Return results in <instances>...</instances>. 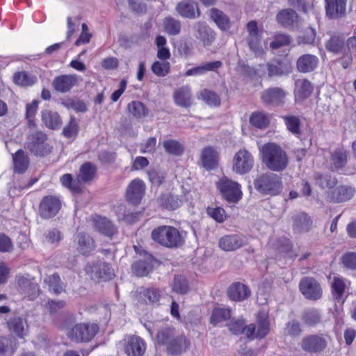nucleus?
Here are the masks:
<instances>
[{"mask_svg":"<svg viewBox=\"0 0 356 356\" xmlns=\"http://www.w3.org/2000/svg\"><path fill=\"white\" fill-rule=\"evenodd\" d=\"M97 176V168L92 162L83 163L79 168L78 179H75L70 173L62 175L60 181L63 186L69 189L74 194H80L83 192L82 183H91Z\"/></svg>","mask_w":356,"mask_h":356,"instance_id":"1","label":"nucleus"},{"mask_svg":"<svg viewBox=\"0 0 356 356\" xmlns=\"http://www.w3.org/2000/svg\"><path fill=\"white\" fill-rule=\"evenodd\" d=\"M262 163L273 172H282L289 165V159L286 152L275 143H265L260 149Z\"/></svg>","mask_w":356,"mask_h":356,"instance_id":"2","label":"nucleus"},{"mask_svg":"<svg viewBox=\"0 0 356 356\" xmlns=\"http://www.w3.org/2000/svg\"><path fill=\"white\" fill-rule=\"evenodd\" d=\"M151 238L155 243L170 249L179 248L185 243L182 233L170 225H160L154 228L151 232Z\"/></svg>","mask_w":356,"mask_h":356,"instance_id":"3","label":"nucleus"},{"mask_svg":"<svg viewBox=\"0 0 356 356\" xmlns=\"http://www.w3.org/2000/svg\"><path fill=\"white\" fill-rule=\"evenodd\" d=\"M253 184L255 190L264 195L277 196L283 188L282 177L273 172L258 175Z\"/></svg>","mask_w":356,"mask_h":356,"instance_id":"4","label":"nucleus"},{"mask_svg":"<svg viewBox=\"0 0 356 356\" xmlns=\"http://www.w3.org/2000/svg\"><path fill=\"white\" fill-rule=\"evenodd\" d=\"M24 147L32 154L38 157H45L51 154L54 149V147L48 142L47 134L40 130L28 136Z\"/></svg>","mask_w":356,"mask_h":356,"instance_id":"5","label":"nucleus"},{"mask_svg":"<svg viewBox=\"0 0 356 356\" xmlns=\"http://www.w3.org/2000/svg\"><path fill=\"white\" fill-rule=\"evenodd\" d=\"M216 188L222 197L229 203L236 204L242 199L241 184L226 176L222 177L216 182Z\"/></svg>","mask_w":356,"mask_h":356,"instance_id":"6","label":"nucleus"},{"mask_svg":"<svg viewBox=\"0 0 356 356\" xmlns=\"http://www.w3.org/2000/svg\"><path fill=\"white\" fill-rule=\"evenodd\" d=\"M134 248L142 258L135 261L131 264V271L137 277L147 276L152 272L155 266L161 263L152 254L145 250L138 252L136 246H134Z\"/></svg>","mask_w":356,"mask_h":356,"instance_id":"7","label":"nucleus"},{"mask_svg":"<svg viewBox=\"0 0 356 356\" xmlns=\"http://www.w3.org/2000/svg\"><path fill=\"white\" fill-rule=\"evenodd\" d=\"M99 331L96 323H79L67 332V337L76 342L89 341Z\"/></svg>","mask_w":356,"mask_h":356,"instance_id":"8","label":"nucleus"},{"mask_svg":"<svg viewBox=\"0 0 356 356\" xmlns=\"http://www.w3.org/2000/svg\"><path fill=\"white\" fill-rule=\"evenodd\" d=\"M254 163L252 154L245 148L240 149L233 157L232 170L238 175H246L252 170Z\"/></svg>","mask_w":356,"mask_h":356,"instance_id":"9","label":"nucleus"},{"mask_svg":"<svg viewBox=\"0 0 356 356\" xmlns=\"http://www.w3.org/2000/svg\"><path fill=\"white\" fill-rule=\"evenodd\" d=\"M61 201L55 195H45L38 206V213L41 218L50 219L55 217L61 209Z\"/></svg>","mask_w":356,"mask_h":356,"instance_id":"10","label":"nucleus"},{"mask_svg":"<svg viewBox=\"0 0 356 356\" xmlns=\"http://www.w3.org/2000/svg\"><path fill=\"white\" fill-rule=\"evenodd\" d=\"M88 221L92 223L95 231L110 238L118 233L117 226L105 216L94 214L90 216Z\"/></svg>","mask_w":356,"mask_h":356,"instance_id":"11","label":"nucleus"},{"mask_svg":"<svg viewBox=\"0 0 356 356\" xmlns=\"http://www.w3.org/2000/svg\"><path fill=\"white\" fill-rule=\"evenodd\" d=\"M145 190L146 186L142 179L136 178L131 180L126 190V200L134 206L138 205L145 195Z\"/></svg>","mask_w":356,"mask_h":356,"instance_id":"12","label":"nucleus"},{"mask_svg":"<svg viewBox=\"0 0 356 356\" xmlns=\"http://www.w3.org/2000/svg\"><path fill=\"white\" fill-rule=\"evenodd\" d=\"M287 92L280 87H270L264 90L261 101L266 106H282L285 103Z\"/></svg>","mask_w":356,"mask_h":356,"instance_id":"13","label":"nucleus"},{"mask_svg":"<svg viewBox=\"0 0 356 356\" xmlns=\"http://www.w3.org/2000/svg\"><path fill=\"white\" fill-rule=\"evenodd\" d=\"M349 152L343 147H339L330 152L327 161L330 171L340 172L347 165Z\"/></svg>","mask_w":356,"mask_h":356,"instance_id":"14","label":"nucleus"},{"mask_svg":"<svg viewBox=\"0 0 356 356\" xmlns=\"http://www.w3.org/2000/svg\"><path fill=\"white\" fill-rule=\"evenodd\" d=\"M327 340L319 334H308L305 336L300 341L301 348L308 353H320L327 346Z\"/></svg>","mask_w":356,"mask_h":356,"instance_id":"15","label":"nucleus"},{"mask_svg":"<svg viewBox=\"0 0 356 356\" xmlns=\"http://www.w3.org/2000/svg\"><path fill=\"white\" fill-rule=\"evenodd\" d=\"M355 188L348 185H339L326 193L330 203L339 204L350 200L355 195Z\"/></svg>","mask_w":356,"mask_h":356,"instance_id":"16","label":"nucleus"},{"mask_svg":"<svg viewBox=\"0 0 356 356\" xmlns=\"http://www.w3.org/2000/svg\"><path fill=\"white\" fill-rule=\"evenodd\" d=\"M86 271L97 279L111 280L115 276L114 270L107 262L98 260L86 266Z\"/></svg>","mask_w":356,"mask_h":356,"instance_id":"17","label":"nucleus"},{"mask_svg":"<svg viewBox=\"0 0 356 356\" xmlns=\"http://www.w3.org/2000/svg\"><path fill=\"white\" fill-rule=\"evenodd\" d=\"M267 75L269 78L289 75L292 72V66L289 61L282 59H273L266 65Z\"/></svg>","mask_w":356,"mask_h":356,"instance_id":"18","label":"nucleus"},{"mask_svg":"<svg viewBox=\"0 0 356 356\" xmlns=\"http://www.w3.org/2000/svg\"><path fill=\"white\" fill-rule=\"evenodd\" d=\"M175 10L183 18L194 19L201 15L197 2L193 0H184L177 3Z\"/></svg>","mask_w":356,"mask_h":356,"instance_id":"19","label":"nucleus"},{"mask_svg":"<svg viewBox=\"0 0 356 356\" xmlns=\"http://www.w3.org/2000/svg\"><path fill=\"white\" fill-rule=\"evenodd\" d=\"M175 104L181 108H188L193 105V96L190 86L186 85L177 88L173 92Z\"/></svg>","mask_w":356,"mask_h":356,"instance_id":"20","label":"nucleus"},{"mask_svg":"<svg viewBox=\"0 0 356 356\" xmlns=\"http://www.w3.org/2000/svg\"><path fill=\"white\" fill-rule=\"evenodd\" d=\"M300 17L291 8L280 10L276 15L277 22L285 29H293L298 26Z\"/></svg>","mask_w":356,"mask_h":356,"instance_id":"21","label":"nucleus"},{"mask_svg":"<svg viewBox=\"0 0 356 356\" xmlns=\"http://www.w3.org/2000/svg\"><path fill=\"white\" fill-rule=\"evenodd\" d=\"M318 58L311 54H304L300 56L296 63L297 71L303 74L313 72L318 68Z\"/></svg>","mask_w":356,"mask_h":356,"instance_id":"22","label":"nucleus"},{"mask_svg":"<svg viewBox=\"0 0 356 356\" xmlns=\"http://www.w3.org/2000/svg\"><path fill=\"white\" fill-rule=\"evenodd\" d=\"M124 348L129 356H142L145 350V343L138 336H128L124 339Z\"/></svg>","mask_w":356,"mask_h":356,"instance_id":"23","label":"nucleus"},{"mask_svg":"<svg viewBox=\"0 0 356 356\" xmlns=\"http://www.w3.org/2000/svg\"><path fill=\"white\" fill-rule=\"evenodd\" d=\"M77 83L76 74H63L54 78L52 86L57 92L65 93L69 92Z\"/></svg>","mask_w":356,"mask_h":356,"instance_id":"24","label":"nucleus"},{"mask_svg":"<svg viewBox=\"0 0 356 356\" xmlns=\"http://www.w3.org/2000/svg\"><path fill=\"white\" fill-rule=\"evenodd\" d=\"M347 0H325L327 16L330 19L343 17L346 13Z\"/></svg>","mask_w":356,"mask_h":356,"instance_id":"25","label":"nucleus"},{"mask_svg":"<svg viewBox=\"0 0 356 356\" xmlns=\"http://www.w3.org/2000/svg\"><path fill=\"white\" fill-rule=\"evenodd\" d=\"M292 220V228L296 233L309 232L313 227V221L311 217L305 212H300L294 215Z\"/></svg>","mask_w":356,"mask_h":356,"instance_id":"26","label":"nucleus"},{"mask_svg":"<svg viewBox=\"0 0 356 356\" xmlns=\"http://www.w3.org/2000/svg\"><path fill=\"white\" fill-rule=\"evenodd\" d=\"M219 155L218 152L211 146L202 149L200 156L202 165L207 170H211L218 165Z\"/></svg>","mask_w":356,"mask_h":356,"instance_id":"27","label":"nucleus"},{"mask_svg":"<svg viewBox=\"0 0 356 356\" xmlns=\"http://www.w3.org/2000/svg\"><path fill=\"white\" fill-rule=\"evenodd\" d=\"M314 91V86L307 79H298L295 82L294 96L296 102H302L309 97Z\"/></svg>","mask_w":356,"mask_h":356,"instance_id":"28","label":"nucleus"},{"mask_svg":"<svg viewBox=\"0 0 356 356\" xmlns=\"http://www.w3.org/2000/svg\"><path fill=\"white\" fill-rule=\"evenodd\" d=\"M271 120V114L264 111H257L250 114L249 123L257 129L265 130L270 126Z\"/></svg>","mask_w":356,"mask_h":356,"instance_id":"29","label":"nucleus"},{"mask_svg":"<svg viewBox=\"0 0 356 356\" xmlns=\"http://www.w3.org/2000/svg\"><path fill=\"white\" fill-rule=\"evenodd\" d=\"M189 345L190 342L184 335L177 334L165 348L168 355H178L186 351Z\"/></svg>","mask_w":356,"mask_h":356,"instance_id":"30","label":"nucleus"},{"mask_svg":"<svg viewBox=\"0 0 356 356\" xmlns=\"http://www.w3.org/2000/svg\"><path fill=\"white\" fill-rule=\"evenodd\" d=\"M219 247L225 251H234L244 245L243 238L237 234H228L221 237Z\"/></svg>","mask_w":356,"mask_h":356,"instance_id":"31","label":"nucleus"},{"mask_svg":"<svg viewBox=\"0 0 356 356\" xmlns=\"http://www.w3.org/2000/svg\"><path fill=\"white\" fill-rule=\"evenodd\" d=\"M14 171L22 174L29 166V157L22 149H18L13 154Z\"/></svg>","mask_w":356,"mask_h":356,"instance_id":"32","label":"nucleus"},{"mask_svg":"<svg viewBox=\"0 0 356 356\" xmlns=\"http://www.w3.org/2000/svg\"><path fill=\"white\" fill-rule=\"evenodd\" d=\"M8 327L10 331L15 333L19 338H24L28 332L26 321L19 316H15L8 321Z\"/></svg>","mask_w":356,"mask_h":356,"instance_id":"33","label":"nucleus"},{"mask_svg":"<svg viewBox=\"0 0 356 356\" xmlns=\"http://www.w3.org/2000/svg\"><path fill=\"white\" fill-rule=\"evenodd\" d=\"M325 47L329 52L340 54L345 47V38L342 34H332L325 42Z\"/></svg>","mask_w":356,"mask_h":356,"instance_id":"34","label":"nucleus"},{"mask_svg":"<svg viewBox=\"0 0 356 356\" xmlns=\"http://www.w3.org/2000/svg\"><path fill=\"white\" fill-rule=\"evenodd\" d=\"M222 63L220 60H216L213 62H209L203 63L201 65L196 66L195 67H193L191 69L188 70L185 72L186 76H197V75H202L205 74L207 72L210 71H216L218 69H219L222 66Z\"/></svg>","mask_w":356,"mask_h":356,"instance_id":"35","label":"nucleus"},{"mask_svg":"<svg viewBox=\"0 0 356 356\" xmlns=\"http://www.w3.org/2000/svg\"><path fill=\"white\" fill-rule=\"evenodd\" d=\"M78 250L82 254H89L95 248L93 238L84 232L77 235Z\"/></svg>","mask_w":356,"mask_h":356,"instance_id":"36","label":"nucleus"},{"mask_svg":"<svg viewBox=\"0 0 356 356\" xmlns=\"http://www.w3.org/2000/svg\"><path fill=\"white\" fill-rule=\"evenodd\" d=\"M209 13L211 19L220 30L227 31L230 29V19L222 10L213 8L210 10Z\"/></svg>","mask_w":356,"mask_h":356,"instance_id":"37","label":"nucleus"},{"mask_svg":"<svg viewBox=\"0 0 356 356\" xmlns=\"http://www.w3.org/2000/svg\"><path fill=\"white\" fill-rule=\"evenodd\" d=\"M282 118L284 122L286 129L296 137L302 135L301 120L299 116L294 115H286Z\"/></svg>","mask_w":356,"mask_h":356,"instance_id":"38","label":"nucleus"},{"mask_svg":"<svg viewBox=\"0 0 356 356\" xmlns=\"http://www.w3.org/2000/svg\"><path fill=\"white\" fill-rule=\"evenodd\" d=\"M17 348L16 339L13 336H0V356H11Z\"/></svg>","mask_w":356,"mask_h":356,"instance_id":"39","label":"nucleus"},{"mask_svg":"<svg viewBox=\"0 0 356 356\" xmlns=\"http://www.w3.org/2000/svg\"><path fill=\"white\" fill-rule=\"evenodd\" d=\"M13 81L19 86L29 87L33 86L37 81V78L28 72L19 71L14 73Z\"/></svg>","mask_w":356,"mask_h":356,"instance_id":"40","label":"nucleus"},{"mask_svg":"<svg viewBox=\"0 0 356 356\" xmlns=\"http://www.w3.org/2000/svg\"><path fill=\"white\" fill-rule=\"evenodd\" d=\"M163 25L165 32L169 35H177L181 33V22L171 16L163 19Z\"/></svg>","mask_w":356,"mask_h":356,"instance_id":"41","label":"nucleus"},{"mask_svg":"<svg viewBox=\"0 0 356 356\" xmlns=\"http://www.w3.org/2000/svg\"><path fill=\"white\" fill-rule=\"evenodd\" d=\"M42 120L51 129H58L62 124V120L57 113L45 111L42 113Z\"/></svg>","mask_w":356,"mask_h":356,"instance_id":"42","label":"nucleus"},{"mask_svg":"<svg viewBox=\"0 0 356 356\" xmlns=\"http://www.w3.org/2000/svg\"><path fill=\"white\" fill-rule=\"evenodd\" d=\"M128 111L138 119L145 118L149 114L147 106L140 101H132L127 105Z\"/></svg>","mask_w":356,"mask_h":356,"instance_id":"43","label":"nucleus"},{"mask_svg":"<svg viewBox=\"0 0 356 356\" xmlns=\"http://www.w3.org/2000/svg\"><path fill=\"white\" fill-rule=\"evenodd\" d=\"M159 202L161 207L168 210H175L180 207V200L178 196L171 193L161 195Z\"/></svg>","mask_w":356,"mask_h":356,"instance_id":"44","label":"nucleus"},{"mask_svg":"<svg viewBox=\"0 0 356 356\" xmlns=\"http://www.w3.org/2000/svg\"><path fill=\"white\" fill-rule=\"evenodd\" d=\"M176 335L177 334L174 328L165 327L159 330L156 339L159 345L165 346L166 348Z\"/></svg>","mask_w":356,"mask_h":356,"instance_id":"45","label":"nucleus"},{"mask_svg":"<svg viewBox=\"0 0 356 356\" xmlns=\"http://www.w3.org/2000/svg\"><path fill=\"white\" fill-rule=\"evenodd\" d=\"M166 153L173 156H181L184 152V146L177 140L168 139L163 143Z\"/></svg>","mask_w":356,"mask_h":356,"instance_id":"46","label":"nucleus"},{"mask_svg":"<svg viewBox=\"0 0 356 356\" xmlns=\"http://www.w3.org/2000/svg\"><path fill=\"white\" fill-rule=\"evenodd\" d=\"M198 98L201 99L211 106L218 107L221 103L219 95L216 92L207 88H204L200 92Z\"/></svg>","mask_w":356,"mask_h":356,"instance_id":"47","label":"nucleus"},{"mask_svg":"<svg viewBox=\"0 0 356 356\" xmlns=\"http://www.w3.org/2000/svg\"><path fill=\"white\" fill-rule=\"evenodd\" d=\"M79 126L77 119L74 115H70L69 122L63 127L62 134L66 138H75L78 136Z\"/></svg>","mask_w":356,"mask_h":356,"instance_id":"48","label":"nucleus"},{"mask_svg":"<svg viewBox=\"0 0 356 356\" xmlns=\"http://www.w3.org/2000/svg\"><path fill=\"white\" fill-rule=\"evenodd\" d=\"M258 326L255 337L257 338L265 337L269 332V323L267 315L264 312H259L257 316Z\"/></svg>","mask_w":356,"mask_h":356,"instance_id":"49","label":"nucleus"},{"mask_svg":"<svg viewBox=\"0 0 356 356\" xmlns=\"http://www.w3.org/2000/svg\"><path fill=\"white\" fill-rule=\"evenodd\" d=\"M315 179L321 188H327L330 190L336 188L338 182L335 177L327 174L323 175L318 173L315 177Z\"/></svg>","mask_w":356,"mask_h":356,"instance_id":"50","label":"nucleus"},{"mask_svg":"<svg viewBox=\"0 0 356 356\" xmlns=\"http://www.w3.org/2000/svg\"><path fill=\"white\" fill-rule=\"evenodd\" d=\"M38 102L36 100L28 104L26 106V119L27 120L28 127L35 129L37 127L35 122V115L38 111Z\"/></svg>","mask_w":356,"mask_h":356,"instance_id":"51","label":"nucleus"},{"mask_svg":"<svg viewBox=\"0 0 356 356\" xmlns=\"http://www.w3.org/2000/svg\"><path fill=\"white\" fill-rule=\"evenodd\" d=\"M292 41L291 37L286 33H277L273 36V40L270 43V47L273 49H278L280 47L289 45Z\"/></svg>","mask_w":356,"mask_h":356,"instance_id":"52","label":"nucleus"},{"mask_svg":"<svg viewBox=\"0 0 356 356\" xmlns=\"http://www.w3.org/2000/svg\"><path fill=\"white\" fill-rule=\"evenodd\" d=\"M247 42L250 49L256 56H263L265 53L264 49L261 44V36H251L248 37Z\"/></svg>","mask_w":356,"mask_h":356,"instance_id":"53","label":"nucleus"},{"mask_svg":"<svg viewBox=\"0 0 356 356\" xmlns=\"http://www.w3.org/2000/svg\"><path fill=\"white\" fill-rule=\"evenodd\" d=\"M206 211L210 218L218 223H222L227 219L226 211L220 207H208Z\"/></svg>","mask_w":356,"mask_h":356,"instance_id":"54","label":"nucleus"},{"mask_svg":"<svg viewBox=\"0 0 356 356\" xmlns=\"http://www.w3.org/2000/svg\"><path fill=\"white\" fill-rule=\"evenodd\" d=\"M231 316L230 310L227 308H215L211 317V323L213 325L226 321Z\"/></svg>","mask_w":356,"mask_h":356,"instance_id":"55","label":"nucleus"},{"mask_svg":"<svg viewBox=\"0 0 356 356\" xmlns=\"http://www.w3.org/2000/svg\"><path fill=\"white\" fill-rule=\"evenodd\" d=\"M17 280L19 286L23 289H35L38 287L35 277L29 274L19 275Z\"/></svg>","mask_w":356,"mask_h":356,"instance_id":"56","label":"nucleus"},{"mask_svg":"<svg viewBox=\"0 0 356 356\" xmlns=\"http://www.w3.org/2000/svg\"><path fill=\"white\" fill-rule=\"evenodd\" d=\"M64 106L68 109L72 108L76 113H84L87 111V106L82 100L68 99L63 102Z\"/></svg>","mask_w":356,"mask_h":356,"instance_id":"57","label":"nucleus"},{"mask_svg":"<svg viewBox=\"0 0 356 356\" xmlns=\"http://www.w3.org/2000/svg\"><path fill=\"white\" fill-rule=\"evenodd\" d=\"M152 71L158 76H166L170 70V63L168 62L161 63L155 61L151 67Z\"/></svg>","mask_w":356,"mask_h":356,"instance_id":"58","label":"nucleus"},{"mask_svg":"<svg viewBox=\"0 0 356 356\" xmlns=\"http://www.w3.org/2000/svg\"><path fill=\"white\" fill-rule=\"evenodd\" d=\"M293 244L288 238H280L277 240V248L289 257H295L296 254H292Z\"/></svg>","mask_w":356,"mask_h":356,"instance_id":"59","label":"nucleus"},{"mask_svg":"<svg viewBox=\"0 0 356 356\" xmlns=\"http://www.w3.org/2000/svg\"><path fill=\"white\" fill-rule=\"evenodd\" d=\"M285 332L286 334L296 337L302 333V328L300 322L297 320H292L286 323Z\"/></svg>","mask_w":356,"mask_h":356,"instance_id":"60","label":"nucleus"},{"mask_svg":"<svg viewBox=\"0 0 356 356\" xmlns=\"http://www.w3.org/2000/svg\"><path fill=\"white\" fill-rule=\"evenodd\" d=\"M319 283L312 277H305L299 283V289H319Z\"/></svg>","mask_w":356,"mask_h":356,"instance_id":"61","label":"nucleus"},{"mask_svg":"<svg viewBox=\"0 0 356 356\" xmlns=\"http://www.w3.org/2000/svg\"><path fill=\"white\" fill-rule=\"evenodd\" d=\"M44 282L47 284L49 289H62V282L58 273H54L47 277Z\"/></svg>","mask_w":356,"mask_h":356,"instance_id":"62","label":"nucleus"},{"mask_svg":"<svg viewBox=\"0 0 356 356\" xmlns=\"http://www.w3.org/2000/svg\"><path fill=\"white\" fill-rule=\"evenodd\" d=\"M341 261L346 267L356 270V252H346L341 257Z\"/></svg>","mask_w":356,"mask_h":356,"instance_id":"63","label":"nucleus"},{"mask_svg":"<svg viewBox=\"0 0 356 356\" xmlns=\"http://www.w3.org/2000/svg\"><path fill=\"white\" fill-rule=\"evenodd\" d=\"M156 138L150 137L145 143L140 145V152L141 153H153L156 149Z\"/></svg>","mask_w":356,"mask_h":356,"instance_id":"64","label":"nucleus"}]
</instances>
